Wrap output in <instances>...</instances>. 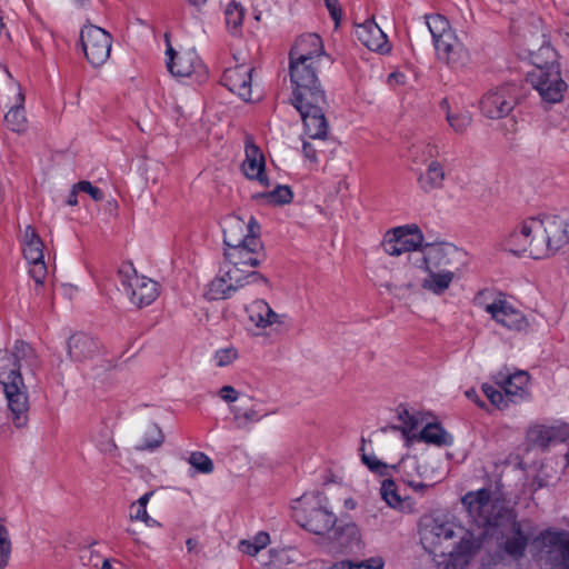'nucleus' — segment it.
I'll list each match as a JSON object with an SVG mask.
<instances>
[{"label":"nucleus","mask_w":569,"mask_h":569,"mask_svg":"<svg viewBox=\"0 0 569 569\" xmlns=\"http://www.w3.org/2000/svg\"><path fill=\"white\" fill-rule=\"evenodd\" d=\"M531 445L546 449L555 441L561 440L560 430L555 427L535 426L528 431Z\"/></svg>","instance_id":"35"},{"label":"nucleus","mask_w":569,"mask_h":569,"mask_svg":"<svg viewBox=\"0 0 569 569\" xmlns=\"http://www.w3.org/2000/svg\"><path fill=\"white\" fill-rule=\"evenodd\" d=\"M226 23L229 29L237 32L242 24L244 9L240 2L231 0L224 9Z\"/></svg>","instance_id":"37"},{"label":"nucleus","mask_w":569,"mask_h":569,"mask_svg":"<svg viewBox=\"0 0 569 569\" xmlns=\"http://www.w3.org/2000/svg\"><path fill=\"white\" fill-rule=\"evenodd\" d=\"M152 495H153V491L146 492L137 501H134V503L147 508V505H148L150 498L152 497Z\"/></svg>","instance_id":"59"},{"label":"nucleus","mask_w":569,"mask_h":569,"mask_svg":"<svg viewBox=\"0 0 569 569\" xmlns=\"http://www.w3.org/2000/svg\"><path fill=\"white\" fill-rule=\"evenodd\" d=\"M99 351V342L93 337L78 332L67 341V352L71 361L83 362L92 359Z\"/></svg>","instance_id":"24"},{"label":"nucleus","mask_w":569,"mask_h":569,"mask_svg":"<svg viewBox=\"0 0 569 569\" xmlns=\"http://www.w3.org/2000/svg\"><path fill=\"white\" fill-rule=\"evenodd\" d=\"M380 560L371 559L361 562L341 561L336 563L332 569H381Z\"/></svg>","instance_id":"46"},{"label":"nucleus","mask_w":569,"mask_h":569,"mask_svg":"<svg viewBox=\"0 0 569 569\" xmlns=\"http://www.w3.org/2000/svg\"><path fill=\"white\" fill-rule=\"evenodd\" d=\"M399 468L403 472L405 478H425L426 467L419 461L417 457H408L400 461Z\"/></svg>","instance_id":"40"},{"label":"nucleus","mask_w":569,"mask_h":569,"mask_svg":"<svg viewBox=\"0 0 569 569\" xmlns=\"http://www.w3.org/2000/svg\"><path fill=\"white\" fill-rule=\"evenodd\" d=\"M12 543L9 531L0 533V569H4L10 560Z\"/></svg>","instance_id":"48"},{"label":"nucleus","mask_w":569,"mask_h":569,"mask_svg":"<svg viewBox=\"0 0 569 569\" xmlns=\"http://www.w3.org/2000/svg\"><path fill=\"white\" fill-rule=\"evenodd\" d=\"M402 79H403V74H401V73H391L389 76V82L390 83L392 81H395L396 83H400V82H402Z\"/></svg>","instance_id":"61"},{"label":"nucleus","mask_w":569,"mask_h":569,"mask_svg":"<svg viewBox=\"0 0 569 569\" xmlns=\"http://www.w3.org/2000/svg\"><path fill=\"white\" fill-rule=\"evenodd\" d=\"M252 72L253 67L244 61L237 63L234 67L224 70L221 79L222 84L243 101H252Z\"/></svg>","instance_id":"17"},{"label":"nucleus","mask_w":569,"mask_h":569,"mask_svg":"<svg viewBox=\"0 0 569 569\" xmlns=\"http://www.w3.org/2000/svg\"><path fill=\"white\" fill-rule=\"evenodd\" d=\"M517 88L506 84L487 92L481 101L480 109L489 119H500L508 116L517 104Z\"/></svg>","instance_id":"16"},{"label":"nucleus","mask_w":569,"mask_h":569,"mask_svg":"<svg viewBox=\"0 0 569 569\" xmlns=\"http://www.w3.org/2000/svg\"><path fill=\"white\" fill-rule=\"evenodd\" d=\"M422 270L426 276L421 280V288L435 296H442L455 281L460 279V276L451 274L450 272H440L431 269Z\"/></svg>","instance_id":"29"},{"label":"nucleus","mask_w":569,"mask_h":569,"mask_svg":"<svg viewBox=\"0 0 569 569\" xmlns=\"http://www.w3.org/2000/svg\"><path fill=\"white\" fill-rule=\"evenodd\" d=\"M380 493L382 499L391 508L398 509L403 505V500L397 491V486L391 479H385L381 483Z\"/></svg>","instance_id":"38"},{"label":"nucleus","mask_w":569,"mask_h":569,"mask_svg":"<svg viewBox=\"0 0 569 569\" xmlns=\"http://www.w3.org/2000/svg\"><path fill=\"white\" fill-rule=\"evenodd\" d=\"M418 267L436 271L450 272L461 277L463 252L450 243L426 244L420 251Z\"/></svg>","instance_id":"10"},{"label":"nucleus","mask_w":569,"mask_h":569,"mask_svg":"<svg viewBox=\"0 0 569 569\" xmlns=\"http://www.w3.org/2000/svg\"><path fill=\"white\" fill-rule=\"evenodd\" d=\"M446 179L445 169L438 161H431L426 171L418 177L421 190L430 192L442 188Z\"/></svg>","instance_id":"32"},{"label":"nucleus","mask_w":569,"mask_h":569,"mask_svg":"<svg viewBox=\"0 0 569 569\" xmlns=\"http://www.w3.org/2000/svg\"><path fill=\"white\" fill-rule=\"evenodd\" d=\"M81 192L80 190H76V184L72 187L69 197L67 199V204L69 206H76L78 204V193Z\"/></svg>","instance_id":"58"},{"label":"nucleus","mask_w":569,"mask_h":569,"mask_svg":"<svg viewBox=\"0 0 569 569\" xmlns=\"http://www.w3.org/2000/svg\"><path fill=\"white\" fill-rule=\"evenodd\" d=\"M238 358V350L233 347H226L217 350L213 362L217 367L223 368L233 363Z\"/></svg>","instance_id":"43"},{"label":"nucleus","mask_w":569,"mask_h":569,"mask_svg":"<svg viewBox=\"0 0 569 569\" xmlns=\"http://www.w3.org/2000/svg\"><path fill=\"white\" fill-rule=\"evenodd\" d=\"M246 158L242 162V171L249 179H256L262 187H269L270 182L264 174V157L251 137L246 138Z\"/></svg>","instance_id":"22"},{"label":"nucleus","mask_w":569,"mask_h":569,"mask_svg":"<svg viewBox=\"0 0 569 569\" xmlns=\"http://www.w3.org/2000/svg\"><path fill=\"white\" fill-rule=\"evenodd\" d=\"M189 463L199 472L210 473L213 470L212 460L203 452L196 451L189 457Z\"/></svg>","instance_id":"42"},{"label":"nucleus","mask_w":569,"mask_h":569,"mask_svg":"<svg viewBox=\"0 0 569 569\" xmlns=\"http://www.w3.org/2000/svg\"><path fill=\"white\" fill-rule=\"evenodd\" d=\"M423 234L415 224H406L388 230L382 239L383 251L393 257L422 249Z\"/></svg>","instance_id":"12"},{"label":"nucleus","mask_w":569,"mask_h":569,"mask_svg":"<svg viewBox=\"0 0 569 569\" xmlns=\"http://www.w3.org/2000/svg\"><path fill=\"white\" fill-rule=\"evenodd\" d=\"M292 509L297 522L316 535L328 532L337 521L336 516L328 509L327 498L320 492L303 495Z\"/></svg>","instance_id":"7"},{"label":"nucleus","mask_w":569,"mask_h":569,"mask_svg":"<svg viewBox=\"0 0 569 569\" xmlns=\"http://www.w3.org/2000/svg\"><path fill=\"white\" fill-rule=\"evenodd\" d=\"M219 397L228 403H233L239 399V392L232 386H223L219 392Z\"/></svg>","instance_id":"51"},{"label":"nucleus","mask_w":569,"mask_h":569,"mask_svg":"<svg viewBox=\"0 0 569 569\" xmlns=\"http://www.w3.org/2000/svg\"><path fill=\"white\" fill-rule=\"evenodd\" d=\"M532 548L547 561L555 562L569 557V532L547 529L532 540Z\"/></svg>","instance_id":"14"},{"label":"nucleus","mask_w":569,"mask_h":569,"mask_svg":"<svg viewBox=\"0 0 569 569\" xmlns=\"http://www.w3.org/2000/svg\"><path fill=\"white\" fill-rule=\"evenodd\" d=\"M148 516L147 508L141 507L132 502L130 505V513L129 517L134 521H142Z\"/></svg>","instance_id":"53"},{"label":"nucleus","mask_w":569,"mask_h":569,"mask_svg":"<svg viewBox=\"0 0 569 569\" xmlns=\"http://www.w3.org/2000/svg\"><path fill=\"white\" fill-rule=\"evenodd\" d=\"M292 103L301 116L308 139L319 140L320 143L326 141L329 132V124L323 112L327 106L326 94H322V102L305 98L292 100Z\"/></svg>","instance_id":"11"},{"label":"nucleus","mask_w":569,"mask_h":569,"mask_svg":"<svg viewBox=\"0 0 569 569\" xmlns=\"http://www.w3.org/2000/svg\"><path fill=\"white\" fill-rule=\"evenodd\" d=\"M482 390L486 395V397L491 401L492 405L496 407L502 409L508 406L506 398V393H502L500 390L496 389L495 387L490 385H483Z\"/></svg>","instance_id":"47"},{"label":"nucleus","mask_w":569,"mask_h":569,"mask_svg":"<svg viewBox=\"0 0 569 569\" xmlns=\"http://www.w3.org/2000/svg\"><path fill=\"white\" fill-rule=\"evenodd\" d=\"M481 306L492 320L510 331L520 332L529 328V321L522 311L501 296Z\"/></svg>","instance_id":"15"},{"label":"nucleus","mask_w":569,"mask_h":569,"mask_svg":"<svg viewBox=\"0 0 569 569\" xmlns=\"http://www.w3.org/2000/svg\"><path fill=\"white\" fill-rule=\"evenodd\" d=\"M167 67L176 77H189L199 63V58L193 50L176 53L169 44L167 48Z\"/></svg>","instance_id":"27"},{"label":"nucleus","mask_w":569,"mask_h":569,"mask_svg":"<svg viewBox=\"0 0 569 569\" xmlns=\"http://www.w3.org/2000/svg\"><path fill=\"white\" fill-rule=\"evenodd\" d=\"M405 482L410 486L415 492L423 493L425 490L429 489L433 486V483H429L422 480H417L416 478H405Z\"/></svg>","instance_id":"52"},{"label":"nucleus","mask_w":569,"mask_h":569,"mask_svg":"<svg viewBox=\"0 0 569 569\" xmlns=\"http://www.w3.org/2000/svg\"><path fill=\"white\" fill-rule=\"evenodd\" d=\"M550 569H569V556L550 563Z\"/></svg>","instance_id":"57"},{"label":"nucleus","mask_w":569,"mask_h":569,"mask_svg":"<svg viewBox=\"0 0 569 569\" xmlns=\"http://www.w3.org/2000/svg\"><path fill=\"white\" fill-rule=\"evenodd\" d=\"M259 224L251 217L249 221L231 216L223 221V243L224 248H231L247 243L249 238L259 237Z\"/></svg>","instance_id":"20"},{"label":"nucleus","mask_w":569,"mask_h":569,"mask_svg":"<svg viewBox=\"0 0 569 569\" xmlns=\"http://www.w3.org/2000/svg\"><path fill=\"white\" fill-rule=\"evenodd\" d=\"M239 549L241 552L249 556H256L259 552L252 540H241L239 542Z\"/></svg>","instance_id":"56"},{"label":"nucleus","mask_w":569,"mask_h":569,"mask_svg":"<svg viewBox=\"0 0 569 569\" xmlns=\"http://www.w3.org/2000/svg\"><path fill=\"white\" fill-rule=\"evenodd\" d=\"M325 141L320 143L319 140H303L302 142V152L306 159H308L312 163L318 162V153L322 152V147Z\"/></svg>","instance_id":"45"},{"label":"nucleus","mask_w":569,"mask_h":569,"mask_svg":"<svg viewBox=\"0 0 569 569\" xmlns=\"http://www.w3.org/2000/svg\"><path fill=\"white\" fill-rule=\"evenodd\" d=\"M224 259L233 264L256 269L266 259L263 244L259 237H251L247 243L224 248Z\"/></svg>","instance_id":"19"},{"label":"nucleus","mask_w":569,"mask_h":569,"mask_svg":"<svg viewBox=\"0 0 569 569\" xmlns=\"http://www.w3.org/2000/svg\"><path fill=\"white\" fill-rule=\"evenodd\" d=\"M249 320L259 329H266L274 325H284L286 315H279L272 310L267 301L257 299L246 307Z\"/></svg>","instance_id":"25"},{"label":"nucleus","mask_w":569,"mask_h":569,"mask_svg":"<svg viewBox=\"0 0 569 569\" xmlns=\"http://www.w3.org/2000/svg\"><path fill=\"white\" fill-rule=\"evenodd\" d=\"M320 63L290 60L289 73L293 86L292 100L312 98L322 102L325 90L318 78Z\"/></svg>","instance_id":"9"},{"label":"nucleus","mask_w":569,"mask_h":569,"mask_svg":"<svg viewBox=\"0 0 569 569\" xmlns=\"http://www.w3.org/2000/svg\"><path fill=\"white\" fill-rule=\"evenodd\" d=\"M80 41L88 61L93 67L102 66L111 51V36L100 27L84 26L80 32Z\"/></svg>","instance_id":"13"},{"label":"nucleus","mask_w":569,"mask_h":569,"mask_svg":"<svg viewBox=\"0 0 569 569\" xmlns=\"http://www.w3.org/2000/svg\"><path fill=\"white\" fill-rule=\"evenodd\" d=\"M466 397L472 401H478V395L475 389H469L466 391Z\"/></svg>","instance_id":"64"},{"label":"nucleus","mask_w":569,"mask_h":569,"mask_svg":"<svg viewBox=\"0 0 569 569\" xmlns=\"http://www.w3.org/2000/svg\"><path fill=\"white\" fill-rule=\"evenodd\" d=\"M429 157H438L439 156V149L436 144H427L426 151Z\"/></svg>","instance_id":"60"},{"label":"nucleus","mask_w":569,"mask_h":569,"mask_svg":"<svg viewBox=\"0 0 569 569\" xmlns=\"http://www.w3.org/2000/svg\"><path fill=\"white\" fill-rule=\"evenodd\" d=\"M362 462L368 467V469L379 476L389 475L390 469H395V466H388L387 463L379 460L376 456L362 453L361 457Z\"/></svg>","instance_id":"44"},{"label":"nucleus","mask_w":569,"mask_h":569,"mask_svg":"<svg viewBox=\"0 0 569 569\" xmlns=\"http://www.w3.org/2000/svg\"><path fill=\"white\" fill-rule=\"evenodd\" d=\"M76 190L88 193L94 201H101L103 199V192L92 186L89 181H80L76 183Z\"/></svg>","instance_id":"49"},{"label":"nucleus","mask_w":569,"mask_h":569,"mask_svg":"<svg viewBox=\"0 0 569 569\" xmlns=\"http://www.w3.org/2000/svg\"><path fill=\"white\" fill-rule=\"evenodd\" d=\"M39 368V357L24 341H17L11 357L0 360V382L12 413L13 423L18 428L27 425L29 411V397L22 372L29 380L36 381Z\"/></svg>","instance_id":"3"},{"label":"nucleus","mask_w":569,"mask_h":569,"mask_svg":"<svg viewBox=\"0 0 569 569\" xmlns=\"http://www.w3.org/2000/svg\"><path fill=\"white\" fill-rule=\"evenodd\" d=\"M569 242V224L559 216L543 214L525 220L505 240L515 254L528 253L533 259L549 257Z\"/></svg>","instance_id":"4"},{"label":"nucleus","mask_w":569,"mask_h":569,"mask_svg":"<svg viewBox=\"0 0 569 569\" xmlns=\"http://www.w3.org/2000/svg\"><path fill=\"white\" fill-rule=\"evenodd\" d=\"M261 198H267L270 202L276 204L289 203L292 199V192L288 186H278L268 193L259 194Z\"/></svg>","instance_id":"41"},{"label":"nucleus","mask_w":569,"mask_h":569,"mask_svg":"<svg viewBox=\"0 0 569 569\" xmlns=\"http://www.w3.org/2000/svg\"><path fill=\"white\" fill-rule=\"evenodd\" d=\"M441 109L446 113V120L450 128L459 134H462L471 126L472 117L468 110L455 109L452 110L447 99L441 101Z\"/></svg>","instance_id":"33"},{"label":"nucleus","mask_w":569,"mask_h":569,"mask_svg":"<svg viewBox=\"0 0 569 569\" xmlns=\"http://www.w3.org/2000/svg\"><path fill=\"white\" fill-rule=\"evenodd\" d=\"M399 419L402 421V435L406 438L407 446H409L418 439V432H416V430L418 428L419 421L407 410H403V412L399 415Z\"/></svg>","instance_id":"39"},{"label":"nucleus","mask_w":569,"mask_h":569,"mask_svg":"<svg viewBox=\"0 0 569 569\" xmlns=\"http://www.w3.org/2000/svg\"><path fill=\"white\" fill-rule=\"evenodd\" d=\"M21 247L28 262H37L43 259V242L32 226L24 228Z\"/></svg>","instance_id":"31"},{"label":"nucleus","mask_w":569,"mask_h":569,"mask_svg":"<svg viewBox=\"0 0 569 569\" xmlns=\"http://www.w3.org/2000/svg\"><path fill=\"white\" fill-rule=\"evenodd\" d=\"M229 409L239 429H249L252 423L259 422L268 416V413H261L250 397H244L239 405L230 406Z\"/></svg>","instance_id":"28"},{"label":"nucleus","mask_w":569,"mask_h":569,"mask_svg":"<svg viewBox=\"0 0 569 569\" xmlns=\"http://www.w3.org/2000/svg\"><path fill=\"white\" fill-rule=\"evenodd\" d=\"M31 264L30 276L34 279L37 284H41L47 273V268L43 259H40L37 262H29Z\"/></svg>","instance_id":"50"},{"label":"nucleus","mask_w":569,"mask_h":569,"mask_svg":"<svg viewBox=\"0 0 569 569\" xmlns=\"http://www.w3.org/2000/svg\"><path fill=\"white\" fill-rule=\"evenodd\" d=\"M186 546H187V550L189 552H192L196 549V547L198 546V542L194 539L190 538L186 541Z\"/></svg>","instance_id":"62"},{"label":"nucleus","mask_w":569,"mask_h":569,"mask_svg":"<svg viewBox=\"0 0 569 569\" xmlns=\"http://www.w3.org/2000/svg\"><path fill=\"white\" fill-rule=\"evenodd\" d=\"M326 53L321 38L316 33L300 36L292 46L289 60L321 63Z\"/></svg>","instance_id":"21"},{"label":"nucleus","mask_w":569,"mask_h":569,"mask_svg":"<svg viewBox=\"0 0 569 569\" xmlns=\"http://www.w3.org/2000/svg\"><path fill=\"white\" fill-rule=\"evenodd\" d=\"M495 382L501 387L506 396L510 397L512 401L529 398V376L526 371H517L515 373L499 372L495 376Z\"/></svg>","instance_id":"23"},{"label":"nucleus","mask_w":569,"mask_h":569,"mask_svg":"<svg viewBox=\"0 0 569 569\" xmlns=\"http://www.w3.org/2000/svg\"><path fill=\"white\" fill-rule=\"evenodd\" d=\"M452 437L439 423H428L418 432L417 441L435 446H450Z\"/></svg>","instance_id":"34"},{"label":"nucleus","mask_w":569,"mask_h":569,"mask_svg":"<svg viewBox=\"0 0 569 569\" xmlns=\"http://www.w3.org/2000/svg\"><path fill=\"white\" fill-rule=\"evenodd\" d=\"M419 537L428 552H436L445 542L459 539L450 552L436 557L439 569H465L482 548L481 535L466 529L452 517L443 513L422 516L419 520Z\"/></svg>","instance_id":"2"},{"label":"nucleus","mask_w":569,"mask_h":569,"mask_svg":"<svg viewBox=\"0 0 569 569\" xmlns=\"http://www.w3.org/2000/svg\"><path fill=\"white\" fill-rule=\"evenodd\" d=\"M345 530L348 532L350 537L358 538V529L356 526H348L346 527Z\"/></svg>","instance_id":"63"},{"label":"nucleus","mask_w":569,"mask_h":569,"mask_svg":"<svg viewBox=\"0 0 569 569\" xmlns=\"http://www.w3.org/2000/svg\"><path fill=\"white\" fill-rule=\"evenodd\" d=\"M251 540L253 541L254 546L260 551L261 549L267 547V545L270 541V538H269V535L267 532L260 531Z\"/></svg>","instance_id":"55"},{"label":"nucleus","mask_w":569,"mask_h":569,"mask_svg":"<svg viewBox=\"0 0 569 569\" xmlns=\"http://www.w3.org/2000/svg\"><path fill=\"white\" fill-rule=\"evenodd\" d=\"M24 93L18 86V93L16 97V103L4 116V122L7 127L16 133H24L28 128V120L24 111Z\"/></svg>","instance_id":"30"},{"label":"nucleus","mask_w":569,"mask_h":569,"mask_svg":"<svg viewBox=\"0 0 569 569\" xmlns=\"http://www.w3.org/2000/svg\"><path fill=\"white\" fill-rule=\"evenodd\" d=\"M358 40L371 51L387 53L390 51L386 33L373 21H366L356 29Z\"/></svg>","instance_id":"26"},{"label":"nucleus","mask_w":569,"mask_h":569,"mask_svg":"<svg viewBox=\"0 0 569 569\" xmlns=\"http://www.w3.org/2000/svg\"><path fill=\"white\" fill-rule=\"evenodd\" d=\"M327 9L330 12L331 18L338 22L341 18V9L339 7L338 0H323Z\"/></svg>","instance_id":"54"},{"label":"nucleus","mask_w":569,"mask_h":569,"mask_svg":"<svg viewBox=\"0 0 569 569\" xmlns=\"http://www.w3.org/2000/svg\"><path fill=\"white\" fill-rule=\"evenodd\" d=\"M527 80L548 104L560 102L568 89L560 73L557 52L551 47L541 48L533 57V68L528 72Z\"/></svg>","instance_id":"5"},{"label":"nucleus","mask_w":569,"mask_h":569,"mask_svg":"<svg viewBox=\"0 0 569 569\" xmlns=\"http://www.w3.org/2000/svg\"><path fill=\"white\" fill-rule=\"evenodd\" d=\"M426 23L432 37L437 60L451 68L463 64L468 59V50L448 19L441 14H431L426 17Z\"/></svg>","instance_id":"6"},{"label":"nucleus","mask_w":569,"mask_h":569,"mask_svg":"<svg viewBox=\"0 0 569 569\" xmlns=\"http://www.w3.org/2000/svg\"><path fill=\"white\" fill-rule=\"evenodd\" d=\"M461 503L475 523L483 527V530L473 531L481 535L486 550L480 568L517 569V561L523 557L530 537L513 510L493 499L491 490L486 488L467 492Z\"/></svg>","instance_id":"1"},{"label":"nucleus","mask_w":569,"mask_h":569,"mask_svg":"<svg viewBox=\"0 0 569 569\" xmlns=\"http://www.w3.org/2000/svg\"><path fill=\"white\" fill-rule=\"evenodd\" d=\"M260 281L267 282V279L253 268L226 260L220 273L209 284L208 296L214 300L227 299L244 286Z\"/></svg>","instance_id":"8"},{"label":"nucleus","mask_w":569,"mask_h":569,"mask_svg":"<svg viewBox=\"0 0 569 569\" xmlns=\"http://www.w3.org/2000/svg\"><path fill=\"white\" fill-rule=\"evenodd\" d=\"M163 439L164 437L161 429L157 425L151 423L147 427L143 437L136 446V449L140 451H152L162 445Z\"/></svg>","instance_id":"36"},{"label":"nucleus","mask_w":569,"mask_h":569,"mask_svg":"<svg viewBox=\"0 0 569 569\" xmlns=\"http://www.w3.org/2000/svg\"><path fill=\"white\" fill-rule=\"evenodd\" d=\"M122 284L126 287L131 302L138 308L149 306L159 295L158 283L152 279L138 274L134 270H132L131 274L126 276Z\"/></svg>","instance_id":"18"}]
</instances>
